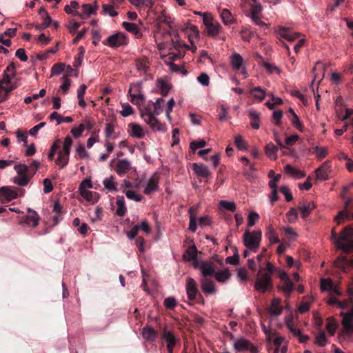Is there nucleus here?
<instances>
[{
  "label": "nucleus",
  "instance_id": "1",
  "mask_svg": "<svg viewBox=\"0 0 353 353\" xmlns=\"http://www.w3.org/2000/svg\"><path fill=\"white\" fill-rule=\"evenodd\" d=\"M164 102L162 98H158L155 102L150 101L148 103L152 104L154 110L152 111L149 105L140 110V115L144 121L150 125L153 131L165 132L166 125L161 123L155 116L161 114L163 112L161 103Z\"/></svg>",
  "mask_w": 353,
  "mask_h": 353
},
{
  "label": "nucleus",
  "instance_id": "2",
  "mask_svg": "<svg viewBox=\"0 0 353 353\" xmlns=\"http://www.w3.org/2000/svg\"><path fill=\"white\" fill-rule=\"evenodd\" d=\"M30 169L33 168V172L31 174H28L29 168L26 164L20 163L15 165L14 167V170L18 176L14 178V183L19 186H26L30 182L31 178L37 172V169L40 166V163L37 161H32L30 164Z\"/></svg>",
  "mask_w": 353,
  "mask_h": 353
},
{
  "label": "nucleus",
  "instance_id": "3",
  "mask_svg": "<svg viewBox=\"0 0 353 353\" xmlns=\"http://www.w3.org/2000/svg\"><path fill=\"white\" fill-rule=\"evenodd\" d=\"M336 247L345 253L353 252V228L345 227L336 240Z\"/></svg>",
  "mask_w": 353,
  "mask_h": 353
},
{
  "label": "nucleus",
  "instance_id": "4",
  "mask_svg": "<svg viewBox=\"0 0 353 353\" xmlns=\"http://www.w3.org/2000/svg\"><path fill=\"white\" fill-rule=\"evenodd\" d=\"M348 309L350 310L347 312H341L340 313L342 316V336L349 335L353 333V305L352 303L349 305Z\"/></svg>",
  "mask_w": 353,
  "mask_h": 353
},
{
  "label": "nucleus",
  "instance_id": "5",
  "mask_svg": "<svg viewBox=\"0 0 353 353\" xmlns=\"http://www.w3.org/2000/svg\"><path fill=\"white\" fill-rule=\"evenodd\" d=\"M254 288L261 293H265L266 292L272 290L273 284L272 277H269L267 274H261V272L259 271L256 278Z\"/></svg>",
  "mask_w": 353,
  "mask_h": 353
},
{
  "label": "nucleus",
  "instance_id": "6",
  "mask_svg": "<svg viewBox=\"0 0 353 353\" xmlns=\"http://www.w3.org/2000/svg\"><path fill=\"white\" fill-rule=\"evenodd\" d=\"M262 236L261 230L250 232L245 230L243 234V242L245 246L250 250H254L259 247Z\"/></svg>",
  "mask_w": 353,
  "mask_h": 353
},
{
  "label": "nucleus",
  "instance_id": "7",
  "mask_svg": "<svg viewBox=\"0 0 353 353\" xmlns=\"http://www.w3.org/2000/svg\"><path fill=\"white\" fill-rule=\"evenodd\" d=\"M265 272L261 274H267L269 277H272V274H275L280 278L282 284V290L284 293H287V273L283 270L278 268H275L270 262L267 261L266 267L264 268Z\"/></svg>",
  "mask_w": 353,
  "mask_h": 353
},
{
  "label": "nucleus",
  "instance_id": "8",
  "mask_svg": "<svg viewBox=\"0 0 353 353\" xmlns=\"http://www.w3.org/2000/svg\"><path fill=\"white\" fill-rule=\"evenodd\" d=\"M103 43L111 48H118L127 45L128 39L123 33L118 32L109 36L105 41H103Z\"/></svg>",
  "mask_w": 353,
  "mask_h": 353
},
{
  "label": "nucleus",
  "instance_id": "9",
  "mask_svg": "<svg viewBox=\"0 0 353 353\" xmlns=\"http://www.w3.org/2000/svg\"><path fill=\"white\" fill-rule=\"evenodd\" d=\"M234 347L239 352L250 351L251 353H258L259 349L250 341L243 338L237 339L234 343Z\"/></svg>",
  "mask_w": 353,
  "mask_h": 353
},
{
  "label": "nucleus",
  "instance_id": "10",
  "mask_svg": "<svg viewBox=\"0 0 353 353\" xmlns=\"http://www.w3.org/2000/svg\"><path fill=\"white\" fill-rule=\"evenodd\" d=\"M288 120L292 125L300 132H303L305 126L303 121L291 108H288Z\"/></svg>",
  "mask_w": 353,
  "mask_h": 353
},
{
  "label": "nucleus",
  "instance_id": "11",
  "mask_svg": "<svg viewBox=\"0 0 353 353\" xmlns=\"http://www.w3.org/2000/svg\"><path fill=\"white\" fill-rule=\"evenodd\" d=\"M17 188L3 186L0 188V199L11 201L18 197Z\"/></svg>",
  "mask_w": 353,
  "mask_h": 353
},
{
  "label": "nucleus",
  "instance_id": "12",
  "mask_svg": "<svg viewBox=\"0 0 353 353\" xmlns=\"http://www.w3.org/2000/svg\"><path fill=\"white\" fill-rule=\"evenodd\" d=\"M159 176L157 173H154L148 179L143 191L144 194L149 195L154 192L158 191L159 189Z\"/></svg>",
  "mask_w": 353,
  "mask_h": 353
},
{
  "label": "nucleus",
  "instance_id": "13",
  "mask_svg": "<svg viewBox=\"0 0 353 353\" xmlns=\"http://www.w3.org/2000/svg\"><path fill=\"white\" fill-rule=\"evenodd\" d=\"M296 42L294 44V50L298 53L300 49L303 46L305 40L304 38L301 37L299 32H288V43Z\"/></svg>",
  "mask_w": 353,
  "mask_h": 353
},
{
  "label": "nucleus",
  "instance_id": "14",
  "mask_svg": "<svg viewBox=\"0 0 353 353\" xmlns=\"http://www.w3.org/2000/svg\"><path fill=\"white\" fill-rule=\"evenodd\" d=\"M161 338L164 339L167 343L168 352H171V349L174 348L176 343L179 341L172 331H167L166 330H163Z\"/></svg>",
  "mask_w": 353,
  "mask_h": 353
},
{
  "label": "nucleus",
  "instance_id": "15",
  "mask_svg": "<svg viewBox=\"0 0 353 353\" xmlns=\"http://www.w3.org/2000/svg\"><path fill=\"white\" fill-rule=\"evenodd\" d=\"M186 292L190 301H194L199 292L194 279L191 277L186 280Z\"/></svg>",
  "mask_w": 353,
  "mask_h": 353
},
{
  "label": "nucleus",
  "instance_id": "16",
  "mask_svg": "<svg viewBox=\"0 0 353 353\" xmlns=\"http://www.w3.org/2000/svg\"><path fill=\"white\" fill-rule=\"evenodd\" d=\"M330 166L328 162L323 163L321 167L315 170L316 178L319 181H325L329 178Z\"/></svg>",
  "mask_w": 353,
  "mask_h": 353
},
{
  "label": "nucleus",
  "instance_id": "17",
  "mask_svg": "<svg viewBox=\"0 0 353 353\" xmlns=\"http://www.w3.org/2000/svg\"><path fill=\"white\" fill-rule=\"evenodd\" d=\"M39 219L40 217L37 212L29 208L28 210V214L26 215L23 223L28 225L36 227L39 224Z\"/></svg>",
  "mask_w": 353,
  "mask_h": 353
},
{
  "label": "nucleus",
  "instance_id": "18",
  "mask_svg": "<svg viewBox=\"0 0 353 353\" xmlns=\"http://www.w3.org/2000/svg\"><path fill=\"white\" fill-rule=\"evenodd\" d=\"M314 208L315 205L311 202L300 203L297 207L298 211H300L301 216L303 219L307 218Z\"/></svg>",
  "mask_w": 353,
  "mask_h": 353
},
{
  "label": "nucleus",
  "instance_id": "19",
  "mask_svg": "<svg viewBox=\"0 0 353 353\" xmlns=\"http://www.w3.org/2000/svg\"><path fill=\"white\" fill-rule=\"evenodd\" d=\"M192 170L197 176L203 178H208L211 175L208 167L203 164L194 163L192 164Z\"/></svg>",
  "mask_w": 353,
  "mask_h": 353
},
{
  "label": "nucleus",
  "instance_id": "20",
  "mask_svg": "<svg viewBox=\"0 0 353 353\" xmlns=\"http://www.w3.org/2000/svg\"><path fill=\"white\" fill-rule=\"evenodd\" d=\"M199 270L205 277L214 275L215 273L214 266L208 261H201Z\"/></svg>",
  "mask_w": 353,
  "mask_h": 353
},
{
  "label": "nucleus",
  "instance_id": "21",
  "mask_svg": "<svg viewBox=\"0 0 353 353\" xmlns=\"http://www.w3.org/2000/svg\"><path fill=\"white\" fill-rule=\"evenodd\" d=\"M201 289L203 293L212 294L215 292L214 283L210 279H203L201 281Z\"/></svg>",
  "mask_w": 353,
  "mask_h": 353
},
{
  "label": "nucleus",
  "instance_id": "22",
  "mask_svg": "<svg viewBox=\"0 0 353 353\" xmlns=\"http://www.w3.org/2000/svg\"><path fill=\"white\" fill-rule=\"evenodd\" d=\"M143 337L149 342L155 341L157 336V331L150 326H145L142 330Z\"/></svg>",
  "mask_w": 353,
  "mask_h": 353
},
{
  "label": "nucleus",
  "instance_id": "23",
  "mask_svg": "<svg viewBox=\"0 0 353 353\" xmlns=\"http://www.w3.org/2000/svg\"><path fill=\"white\" fill-rule=\"evenodd\" d=\"M130 170V163L129 161L127 159H121L119 160L117 165L116 166V172L117 173L121 176L125 173H127Z\"/></svg>",
  "mask_w": 353,
  "mask_h": 353
},
{
  "label": "nucleus",
  "instance_id": "24",
  "mask_svg": "<svg viewBox=\"0 0 353 353\" xmlns=\"http://www.w3.org/2000/svg\"><path fill=\"white\" fill-rule=\"evenodd\" d=\"M283 307L281 305V300L278 298L272 299L269 307V312L272 316H278L281 314Z\"/></svg>",
  "mask_w": 353,
  "mask_h": 353
},
{
  "label": "nucleus",
  "instance_id": "25",
  "mask_svg": "<svg viewBox=\"0 0 353 353\" xmlns=\"http://www.w3.org/2000/svg\"><path fill=\"white\" fill-rule=\"evenodd\" d=\"M248 116L250 119V125L254 129H259L260 127V114L254 110H250Z\"/></svg>",
  "mask_w": 353,
  "mask_h": 353
},
{
  "label": "nucleus",
  "instance_id": "26",
  "mask_svg": "<svg viewBox=\"0 0 353 353\" xmlns=\"http://www.w3.org/2000/svg\"><path fill=\"white\" fill-rule=\"evenodd\" d=\"M198 250L194 245H192L187 248L183 255V259L185 261H191L197 257Z\"/></svg>",
  "mask_w": 353,
  "mask_h": 353
},
{
  "label": "nucleus",
  "instance_id": "27",
  "mask_svg": "<svg viewBox=\"0 0 353 353\" xmlns=\"http://www.w3.org/2000/svg\"><path fill=\"white\" fill-rule=\"evenodd\" d=\"M232 68L235 70H239L242 67L243 59V57L237 52H234L230 57Z\"/></svg>",
  "mask_w": 353,
  "mask_h": 353
},
{
  "label": "nucleus",
  "instance_id": "28",
  "mask_svg": "<svg viewBox=\"0 0 353 353\" xmlns=\"http://www.w3.org/2000/svg\"><path fill=\"white\" fill-rule=\"evenodd\" d=\"M98 9V6L95 4L94 6H92L90 3H85L82 6V13L85 17V19L90 17L91 14H96L97 10Z\"/></svg>",
  "mask_w": 353,
  "mask_h": 353
},
{
  "label": "nucleus",
  "instance_id": "29",
  "mask_svg": "<svg viewBox=\"0 0 353 353\" xmlns=\"http://www.w3.org/2000/svg\"><path fill=\"white\" fill-rule=\"evenodd\" d=\"M335 266L345 271V265L353 266V259L348 260L346 256H341L334 261Z\"/></svg>",
  "mask_w": 353,
  "mask_h": 353
},
{
  "label": "nucleus",
  "instance_id": "30",
  "mask_svg": "<svg viewBox=\"0 0 353 353\" xmlns=\"http://www.w3.org/2000/svg\"><path fill=\"white\" fill-rule=\"evenodd\" d=\"M17 88V85L12 84L10 86L3 87L0 85V103L8 99V94L13 90Z\"/></svg>",
  "mask_w": 353,
  "mask_h": 353
},
{
  "label": "nucleus",
  "instance_id": "31",
  "mask_svg": "<svg viewBox=\"0 0 353 353\" xmlns=\"http://www.w3.org/2000/svg\"><path fill=\"white\" fill-rule=\"evenodd\" d=\"M221 28V25L219 22H215L211 26L206 28V32L209 36L212 37H215L219 34Z\"/></svg>",
  "mask_w": 353,
  "mask_h": 353
},
{
  "label": "nucleus",
  "instance_id": "32",
  "mask_svg": "<svg viewBox=\"0 0 353 353\" xmlns=\"http://www.w3.org/2000/svg\"><path fill=\"white\" fill-rule=\"evenodd\" d=\"M327 303L330 305L336 304V305H338L339 307H340L341 309H345V308H349V305L350 303H352V302L350 301V299L346 300L344 301H339L336 297H334L333 296H332V297H330L327 300Z\"/></svg>",
  "mask_w": 353,
  "mask_h": 353
},
{
  "label": "nucleus",
  "instance_id": "33",
  "mask_svg": "<svg viewBox=\"0 0 353 353\" xmlns=\"http://www.w3.org/2000/svg\"><path fill=\"white\" fill-rule=\"evenodd\" d=\"M129 127L131 128L132 132L131 135L132 137L141 139L143 137L144 133L143 131V128L141 127V125L131 123L129 124Z\"/></svg>",
  "mask_w": 353,
  "mask_h": 353
},
{
  "label": "nucleus",
  "instance_id": "34",
  "mask_svg": "<svg viewBox=\"0 0 353 353\" xmlns=\"http://www.w3.org/2000/svg\"><path fill=\"white\" fill-rule=\"evenodd\" d=\"M122 26L129 32L133 34L134 35L139 36L141 34L140 33L139 29L137 24L130 22L124 21L122 23Z\"/></svg>",
  "mask_w": 353,
  "mask_h": 353
},
{
  "label": "nucleus",
  "instance_id": "35",
  "mask_svg": "<svg viewBox=\"0 0 353 353\" xmlns=\"http://www.w3.org/2000/svg\"><path fill=\"white\" fill-rule=\"evenodd\" d=\"M116 203L117 205V214L123 216L127 211L123 196L118 197Z\"/></svg>",
  "mask_w": 353,
  "mask_h": 353
},
{
  "label": "nucleus",
  "instance_id": "36",
  "mask_svg": "<svg viewBox=\"0 0 353 353\" xmlns=\"http://www.w3.org/2000/svg\"><path fill=\"white\" fill-rule=\"evenodd\" d=\"M288 176L294 179H299L304 178L305 176V174L303 171L299 169L288 165Z\"/></svg>",
  "mask_w": 353,
  "mask_h": 353
},
{
  "label": "nucleus",
  "instance_id": "37",
  "mask_svg": "<svg viewBox=\"0 0 353 353\" xmlns=\"http://www.w3.org/2000/svg\"><path fill=\"white\" fill-rule=\"evenodd\" d=\"M288 330L293 334V335L296 337L300 343H305L309 339L308 336L302 334L301 331L299 329H296L294 327H290L288 324Z\"/></svg>",
  "mask_w": 353,
  "mask_h": 353
},
{
  "label": "nucleus",
  "instance_id": "38",
  "mask_svg": "<svg viewBox=\"0 0 353 353\" xmlns=\"http://www.w3.org/2000/svg\"><path fill=\"white\" fill-rule=\"evenodd\" d=\"M190 214V223L188 229L192 232H195L197 228L196 221V213L195 210L191 207L189 209Z\"/></svg>",
  "mask_w": 353,
  "mask_h": 353
},
{
  "label": "nucleus",
  "instance_id": "39",
  "mask_svg": "<svg viewBox=\"0 0 353 353\" xmlns=\"http://www.w3.org/2000/svg\"><path fill=\"white\" fill-rule=\"evenodd\" d=\"M301 141L300 137L296 134H293L288 136V155L296 156V153L291 149L290 146L294 144L296 142Z\"/></svg>",
  "mask_w": 353,
  "mask_h": 353
},
{
  "label": "nucleus",
  "instance_id": "40",
  "mask_svg": "<svg viewBox=\"0 0 353 353\" xmlns=\"http://www.w3.org/2000/svg\"><path fill=\"white\" fill-rule=\"evenodd\" d=\"M274 136L275 141L280 146L281 150L285 152L284 150L286 149L285 144H287V134H283V140H282L279 134V132L276 130H274Z\"/></svg>",
  "mask_w": 353,
  "mask_h": 353
},
{
  "label": "nucleus",
  "instance_id": "41",
  "mask_svg": "<svg viewBox=\"0 0 353 353\" xmlns=\"http://www.w3.org/2000/svg\"><path fill=\"white\" fill-rule=\"evenodd\" d=\"M278 150L277 147L272 143L267 144L265 146V154L271 159H276V151Z\"/></svg>",
  "mask_w": 353,
  "mask_h": 353
},
{
  "label": "nucleus",
  "instance_id": "42",
  "mask_svg": "<svg viewBox=\"0 0 353 353\" xmlns=\"http://www.w3.org/2000/svg\"><path fill=\"white\" fill-rule=\"evenodd\" d=\"M300 280V276L298 272H294L292 274L291 279L288 276V294L292 292L295 289V282H298Z\"/></svg>",
  "mask_w": 353,
  "mask_h": 353
},
{
  "label": "nucleus",
  "instance_id": "43",
  "mask_svg": "<svg viewBox=\"0 0 353 353\" xmlns=\"http://www.w3.org/2000/svg\"><path fill=\"white\" fill-rule=\"evenodd\" d=\"M158 87L161 90V94L164 97L168 94L171 88L170 85L161 79H158Z\"/></svg>",
  "mask_w": 353,
  "mask_h": 353
},
{
  "label": "nucleus",
  "instance_id": "44",
  "mask_svg": "<svg viewBox=\"0 0 353 353\" xmlns=\"http://www.w3.org/2000/svg\"><path fill=\"white\" fill-rule=\"evenodd\" d=\"M277 38L282 43L283 46L285 48H287V43L285 41L287 40V28L285 27L279 28L276 30Z\"/></svg>",
  "mask_w": 353,
  "mask_h": 353
},
{
  "label": "nucleus",
  "instance_id": "45",
  "mask_svg": "<svg viewBox=\"0 0 353 353\" xmlns=\"http://www.w3.org/2000/svg\"><path fill=\"white\" fill-rule=\"evenodd\" d=\"M221 17L225 25L231 24L234 21V18L231 12L228 9H223L221 11Z\"/></svg>",
  "mask_w": 353,
  "mask_h": 353
},
{
  "label": "nucleus",
  "instance_id": "46",
  "mask_svg": "<svg viewBox=\"0 0 353 353\" xmlns=\"http://www.w3.org/2000/svg\"><path fill=\"white\" fill-rule=\"evenodd\" d=\"M336 327L337 323L336 321L332 317L328 318L327 319L326 330L331 336L335 334Z\"/></svg>",
  "mask_w": 353,
  "mask_h": 353
},
{
  "label": "nucleus",
  "instance_id": "47",
  "mask_svg": "<svg viewBox=\"0 0 353 353\" xmlns=\"http://www.w3.org/2000/svg\"><path fill=\"white\" fill-rule=\"evenodd\" d=\"M314 343L315 344L321 347L325 346L327 344V339L323 331H321L316 334Z\"/></svg>",
  "mask_w": 353,
  "mask_h": 353
},
{
  "label": "nucleus",
  "instance_id": "48",
  "mask_svg": "<svg viewBox=\"0 0 353 353\" xmlns=\"http://www.w3.org/2000/svg\"><path fill=\"white\" fill-rule=\"evenodd\" d=\"M214 276H215V279L218 281L225 282L226 280H228L230 278V274L228 270H221V271L215 272Z\"/></svg>",
  "mask_w": 353,
  "mask_h": 353
},
{
  "label": "nucleus",
  "instance_id": "49",
  "mask_svg": "<svg viewBox=\"0 0 353 353\" xmlns=\"http://www.w3.org/2000/svg\"><path fill=\"white\" fill-rule=\"evenodd\" d=\"M350 214L347 210H342L339 212L338 215L334 218V221L338 225L343 223L345 220H349Z\"/></svg>",
  "mask_w": 353,
  "mask_h": 353
},
{
  "label": "nucleus",
  "instance_id": "50",
  "mask_svg": "<svg viewBox=\"0 0 353 353\" xmlns=\"http://www.w3.org/2000/svg\"><path fill=\"white\" fill-rule=\"evenodd\" d=\"M113 180L114 176H111L109 179H105L103 181V185L105 188L110 191L117 190V183L114 182Z\"/></svg>",
  "mask_w": 353,
  "mask_h": 353
},
{
  "label": "nucleus",
  "instance_id": "51",
  "mask_svg": "<svg viewBox=\"0 0 353 353\" xmlns=\"http://www.w3.org/2000/svg\"><path fill=\"white\" fill-rule=\"evenodd\" d=\"M261 11L262 6L259 2L255 1L250 5V17L259 15Z\"/></svg>",
  "mask_w": 353,
  "mask_h": 353
},
{
  "label": "nucleus",
  "instance_id": "52",
  "mask_svg": "<svg viewBox=\"0 0 353 353\" xmlns=\"http://www.w3.org/2000/svg\"><path fill=\"white\" fill-rule=\"evenodd\" d=\"M130 101L137 105H139L145 100V97L142 93L130 94Z\"/></svg>",
  "mask_w": 353,
  "mask_h": 353
},
{
  "label": "nucleus",
  "instance_id": "53",
  "mask_svg": "<svg viewBox=\"0 0 353 353\" xmlns=\"http://www.w3.org/2000/svg\"><path fill=\"white\" fill-rule=\"evenodd\" d=\"M251 93L252 94L253 97L254 98H256L259 99L260 101H262L264 99L265 97V92L263 90H262L259 87L254 88L251 90Z\"/></svg>",
  "mask_w": 353,
  "mask_h": 353
},
{
  "label": "nucleus",
  "instance_id": "54",
  "mask_svg": "<svg viewBox=\"0 0 353 353\" xmlns=\"http://www.w3.org/2000/svg\"><path fill=\"white\" fill-rule=\"evenodd\" d=\"M219 205L221 208H224L230 212H234L236 210V204L232 201L222 200L219 202Z\"/></svg>",
  "mask_w": 353,
  "mask_h": 353
},
{
  "label": "nucleus",
  "instance_id": "55",
  "mask_svg": "<svg viewBox=\"0 0 353 353\" xmlns=\"http://www.w3.org/2000/svg\"><path fill=\"white\" fill-rule=\"evenodd\" d=\"M85 129V125L83 123H81L79 126L72 128L71 130V133L74 138H79L82 135V133Z\"/></svg>",
  "mask_w": 353,
  "mask_h": 353
},
{
  "label": "nucleus",
  "instance_id": "56",
  "mask_svg": "<svg viewBox=\"0 0 353 353\" xmlns=\"http://www.w3.org/2000/svg\"><path fill=\"white\" fill-rule=\"evenodd\" d=\"M218 117L221 121H225L228 119V111L225 105H221V106H219L218 109Z\"/></svg>",
  "mask_w": 353,
  "mask_h": 353
},
{
  "label": "nucleus",
  "instance_id": "57",
  "mask_svg": "<svg viewBox=\"0 0 353 353\" xmlns=\"http://www.w3.org/2000/svg\"><path fill=\"white\" fill-rule=\"evenodd\" d=\"M314 150V152L319 159L325 158L327 154V150L326 148L316 146Z\"/></svg>",
  "mask_w": 353,
  "mask_h": 353
},
{
  "label": "nucleus",
  "instance_id": "58",
  "mask_svg": "<svg viewBox=\"0 0 353 353\" xmlns=\"http://www.w3.org/2000/svg\"><path fill=\"white\" fill-rule=\"evenodd\" d=\"M333 282L330 279H324L321 281V288L323 291H329L332 289Z\"/></svg>",
  "mask_w": 353,
  "mask_h": 353
},
{
  "label": "nucleus",
  "instance_id": "59",
  "mask_svg": "<svg viewBox=\"0 0 353 353\" xmlns=\"http://www.w3.org/2000/svg\"><path fill=\"white\" fill-rule=\"evenodd\" d=\"M65 68V64L62 63H58L53 65L51 69L52 75L60 74Z\"/></svg>",
  "mask_w": 353,
  "mask_h": 353
},
{
  "label": "nucleus",
  "instance_id": "60",
  "mask_svg": "<svg viewBox=\"0 0 353 353\" xmlns=\"http://www.w3.org/2000/svg\"><path fill=\"white\" fill-rule=\"evenodd\" d=\"M206 145V141L203 139L199 141H193L190 143V149L194 152L196 150L202 148Z\"/></svg>",
  "mask_w": 353,
  "mask_h": 353
},
{
  "label": "nucleus",
  "instance_id": "61",
  "mask_svg": "<svg viewBox=\"0 0 353 353\" xmlns=\"http://www.w3.org/2000/svg\"><path fill=\"white\" fill-rule=\"evenodd\" d=\"M259 219V215L256 212H251L248 217V225L249 227L254 225Z\"/></svg>",
  "mask_w": 353,
  "mask_h": 353
},
{
  "label": "nucleus",
  "instance_id": "62",
  "mask_svg": "<svg viewBox=\"0 0 353 353\" xmlns=\"http://www.w3.org/2000/svg\"><path fill=\"white\" fill-rule=\"evenodd\" d=\"M234 143L236 145V146L239 149V150H246L247 148V143L243 139L242 137L239 135V136H236L234 139Z\"/></svg>",
  "mask_w": 353,
  "mask_h": 353
},
{
  "label": "nucleus",
  "instance_id": "63",
  "mask_svg": "<svg viewBox=\"0 0 353 353\" xmlns=\"http://www.w3.org/2000/svg\"><path fill=\"white\" fill-rule=\"evenodd\" d=\"M163 304L166 308L172 310L176 307L177 302L174 297H168L165 299Z\"/></svg>",
  "mask_w": 353,
  "mask_h": 353
},
{
  "label": "nucleus",
  "instance_id": "64",
  "mask_svg": "<svg viewBox=\"0 0 353 353\" xmlns=\"http://www.w3.org/2000/svg\"><path fill=\"white\" fill-rule=\"evenodd\" d=\"M76 153L79 158L84 159L88 157V153L83 144H79L76 148Z\"/></svg>",
  "mask_w": 353,
  "mask_h": 353
}]
</instances>
